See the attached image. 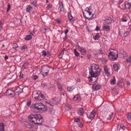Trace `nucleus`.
<instances>
[{
	"label": "nucleus",
	"mask_w": 131,
	"mask_h": 131,
	"mask_svg": "<svg viewBox=\"0 0 131 131\" xmlns=\"http://www.w3.org/2000/svg\"><path fill=\"white\" fill-rule=\"evenodd\" d=\"M89 69V73L91 75V77H88L89 80L92 81L93 80V78H96L95 81H96L97 80V78H96L100 75V72L101 71L99 66L96 64H93L91 66V69Z\"/></svg>",
	"instance_id": "1"
},
{
	"label": "nucleus",
	"mask_w": 131,
	"mask_h": 131,
	"mask_svg": "<svg viewBox=\"0 0 131 131\" xmlns=\"http://www.w3.org/2000/svg\"><path fill=\"white\" fill-rule=\"evenodd\" d=\"M28 118L30 122L34 124L40 125H42L43 118L40 114H30L28 116Z\"/></svg>",
	"instance_id": "2"
},
{
	"label": "nucleus",
	"mask_w": 131,
	"mask_h": 131,
	"mask_svg": "<svg viewBox=\"0 0 131 131\" xmlns=\"http://www.w3.org/2000/svg\"><path fill=\"white\" fill-rule=\"evenodd\" d=\"M45 108V105L41 103L35 104H34L33 106V108L34 109L38 110V111H36L35 110L34 111L35 112H38L39 110H40L39 111L41 112H42L41 111H42L45 112L46 110Z\"/></svg>",
	"instance_id": "3"
},
{
	"label": "nucleus",
	"mask_w": 131,
	"mask_h": 131,
	"mask_svg": "<svg viewBox=\"0 0 131 131\" xmlns=\"http://www.w3.org/2000/svg\"><path fill=\"white\" fill-rule=\"evenodd\" d=\"M50 68L47 65H44L41 67V73L44 77L47 75L49 73Z\"/></svg>",
	"instance_id": "4"
},
{
	"label": "nucleus",
	"mask_w": 131,
	"mask_h": 131,
	"mask_svg": "<svg viewBox=\"0 0 131 131\" xmlns=\"http://www.w3.org/2000/svg\"><path fill=\"white\" fill-rule=\"evenodd\" d=\"M108 56L109 59L111 60L114 61L117 59L118 57V56L117 54H116L112 51L110 52L109 53Z\"/></svg>",
	"instance_id": "5"
},
{
	"label": "nucleus",
	"mask_w": 131,
	"mask_h": 131,
	"mask_svg": "<svg viewBox=\"0 0 131 131\" xmlns=\"http://www.w3.org/2000/svg\"><path fill=\"white\" fill-rule=\"evenodd\" d=\"M6 96H10L11 97H13L15 95V93L13 91L8 90L4 93Z\"/></svg>",
	"instance_id": "6"
},
{
	"label": "nucleus",
	"mask_w": 131,
	"mask_h": 131,
	"mask_svg": "<svg viewBox=\"0 0 131 131\" xmlns=\"http://www.w3.org/2000/svg\"><path fill=\"white\" fill-rule=\"evenodd\" d=\"M103 126L100 124H97L96 126L94 127L93 129L95 131H99L103 129Z\"/></svg>",
	"instance_id": "7"
},
{
	"label": "nucleus",
	"mask_w": 131,
	"mask_h": 131,
	"mask_svg": "<svg viewBox=\"0 0 131 131\" xmlns=\"http://www.w3.org/2000/svg\"><path fill=\"white\" fill-rule=\"evenodd\" d=\"M119 56L121 58H123L127 56L125 51L123 49H121L119 50Z\"/></svg>",
	"instance_id": "8"
},
{
	"label": "nucleus",
	"mask_w": 131,
	"mask_h": 131,
	"mask_svg": "<svg viewBox=\"0 0 131 131\" xmlns=\"http://www.w3.org/2000/svg\"><path fill=\"white\" fill-rule=\"evenodd\" d=\"M37 100L38 101H45L46 100V96L43 94L40 95L38 96H37Z\"/></svg>",
	"instance_id": "9"
},
{
	"label": "nucleus",
	"mask_w": 131,
	"mask_h": 131,
	"mask_svg": "<svg viewBox=\"0 0 131 131\" xmlns=\"http://www.w3.org/2000/svg\"><path fill=\"white\" fill-rule=\"evenodd\" d=\"M126 127L125 126H124L123 124L121 123H119L117 125V129L119 130L122 129L123 130H124L126 129Z\"/></svg>",
	"instance_id": "10"
},
{
	"label": "nucleus",
	"mask_w": 131,
	"mask_h": 131,
	"mask_svg": "<svg viewBox=\"0 0 131 131\" xmlns=\"http://www.w3.org/2000/svg\"><path fill=\"white\" fill-rule=\"evenodd\" d=\"M101 85L98 84H95L93 85V88L95 91H97L100 89Z\"/></svg>",
	"instance_id": "11"
},
{
	"label": "nucleus",
	"mask_w": 131,
	"mask_h": 131,
	"mask_svg": "<svg viewBox=\"0 0 131 131\" xmlns=\"http://www.w3.org/2000/svg\"><path fill=\"white\" fill-rule=\"evenodd\" d=\"M104 71V73L107 76H110V74L108 71V69L107 67L105 66L103 67Z\"/></svg>",
	"instance_id": "12"
},
{
	"label": "nucleus",
	"mask_w": 131,
	"mask_h": 131,
	"mask_svg": "<svg viewBox=\"0 0 131 131\" xmlns=\"http://www.w3.org/2000/svg\"><path fill=\"white\" fill-rule=\"evenodd\" d=\"M95 114V110H93L90 114V119H92L94 117Z\"/></svg>",
	"instance_id": "13"
},
{
	"label": "nucleus",
	"mask_w": 131,
	"mask_h": 131,
	"mask_svg": "<svg viewBox=\"0 0 131 131\" xmlns=\"http://www.w3.org/2000/svg\"><path fill=\"white\" fill-rule=\"evenodd\" d=\"M102 29L106 31H108L110 30V26L107 25H104L103 26Z\"/></svg>",
	"instance_id": "14"
},
{
	"label": "nucleus",
	"mask_w": 131,
	"mask_h": 131,
	"mask_svg": "<svg viewBox=\"0 0 131 131\" xmlns=\"http://www.w3.org/2000/svg\"><path fill=\"white\" fill-rule=\"evenodd\" d=\"M61 4L59 3V4L60 5L59 8V12L65 13L66 12L63 8V4L62 3H61Z\"/></svg>",
	"instance_id": "15"
},
{
	"label": "nucleus",
	"mask_w": 131,
	"mask_h": 131,
	"mask_svg": "<svg viewBox=\"0 0 131 131\" xmlns=\"http://www.w3.org/2000/svg\"><path fill=\"white\" fill-rule=\"evenodd\" d=\"M115 21L114 19H112L111 18L109 17L108 19L106 20L105 21L106 23L108 24H109L114 22Z\"/></svg>",
	"instance_id": "16"
},
{
	"label": "nucleus",
	"mask_w": 131,
	"mask_h": 131,
	"mask_svg": "<svg viewBox=\"0 0 131 131\" xmlns=\"http://www.w3.org/2000/svg\"><path fill=\"white\" fill-rule=\"evenodd\" d=\"M23 89L20 88L19 87H17L15 89V93H18L19 94L23 92Z\"/></svg>",
	"instance_id": "17"
},
{
	"label": "nucleus",
	"mask_w": 131,
	"mask_h": 131,
	"mask_svg": "<svg viewBox=\"0 0 131 131\" xmlns=\"http://www.w3.org/2000/svg\"><path fill=\"white\" fill-rule=\"evenodd\" d=\"M84 109L82 107L79 108V110L77 112L78 113L80 116H82L84 113Z\"/></svg>",
	"instance_id": "18"
},
{
	"label": "nucleus",
	"mask_w": 131,
	"mask_h": 131,
	"mask_svg": "<svg viewBox=\"0 0 131 131\" xmlns=\"http://www.w3.org/2000/svg\"><path fill=\"white\" fill-rule=\"evenodd\" d=\"M81 98L80 95L78 94L76 95L75 96H74L73 99L75 101H79L80 100Z\"/></svg>",
	"instance_id": "19"
},
{
	"label": "nucleus",
	"mask_w": 131,
	"mask_h": 131,
	"mask_svg": "<svg viewBox=\"0 0 131 131\" xmlns=\"http://www.w3.org/2000/svg\"><path fill=\"white\" fill-rule=\"evenodd\" d=\"M75 87L74 86H68L67 87V91L69 92L72 91L75 88Z\"/></svg>",
	"instance_id": "20"
},
{
	"label": "nucleus",
	"mask_w": 131,
	"mask_h": 131,
	"mask_svg": "<svg viewBox=\"0 0 131 131\" xmlns=\"http://www.w3.org/2000/svg\"><path fill=\"white\" fill-rule=\"evenodd\" d=\"M126 63L128 66L131 64V56H130L129 58L126 60Z\"/></svg>",
	"instance_id": "21"
},
{
	"label": "nucleus",
	"mask_w": 131,
	"mask_h": 131,
	"mask_svg": "<svg viewBox=\"0 0 131 131\" xmlns=\"http://www.w3.org/2000/svg\"><path fill=\"white\" fill-rule=\"evenodd\" d=\"M81 53L83 55H85L86 54V50L83 48H80V49Z\"/></svg>",
	"instance_id": "22"
},
{
	"label": "nucleus",
	"mask_w": 131,
	"mask_h": 131,
	"mask_svg": "<svg viewBox=\"0 0 131 131\" xmlns=\"http://www.w3.org/2000/svg\"><path fill=\"white\" fill-rule=\"evenodd\" d=\"M37 0H30V2L31 4L33 5L35 7L37 6Z\"/></svg>",
	"instance_id": "23"
},
{
	"label": "nucleus",
	"mask_w": 131,
	"mask_h": 131,
	"mask_svg": "<svg viewBox=\"0 0 131 131\" xmlns=\"http://www.w3.org/2000/svg\"><path fill=\"white\" fill-rule=\"evenodd\" d=\"M0 126V130L1 131H4V125L3 123H1Z\"/></svg>",
	"instance_id": "24"
},
{
	"label": "nucleus",
	"mask_w": 131,
	"mask_h": 131,
	"mask_svg": "<svg viewBox=\"0 0 131 131\" xmlns=\"http://www.w3.org/2000/svg\"><path fill=\"white\" fill-rule=\"evenodd\" d=\"M32 38V37L30 35H27L26 37L25 38V39L26 40H30Z\"/></svg>",
	"instance_id": "25"
},
{
	"label": "nucleus",
	"mask_w": 131,
	"mask_h": 131,
	"mask_svg": "<svg viewBox=\"0 0 131 131\" xmlns=\"http://www.w3.org/2000/svg\"><path fill=\"white\" fill-rule=\"evenodd\" d=\"M118 85L120 87H122L124 86V83L122 80L119 81L118 84Z\"/></svg>",
	"instance_id": "26"
},
{
	"label": "nucleus",
	"mask_w": 131,
	"mask_h": 131,
	"mask_svg": "<svg viewBox=\"0 0 131 131\" xmlns=\"http://www.w3.org/2000/svg\"><path fill=\"white\" fill-rule=\"evenodd\" d=\"M116 83V78L114 77H113V79H112L111 80V84L112 85H114Z\"/></svg>",
	"instance_id": "27"
},
{
	"label": "nucleus",
	"mask_w": 131,
	"mask_h": 131,
	"mask_svg": "<svg viewBox=\"0 0 131 131\" xmlns=\"http://www.w3.org/2000/svg\"><path fill=\"white\" fill-rule=\"evenodd\" d=\"M113 68L115 71H117L118 69L119 68V66L116 64L113 65Z\"/></svg>",
	"instance_id": "28"
},
{
	"label": "nucleus",
	"mask_w": 131,
	"mask_h": 131,
	"mask_svg": "<svg viewBox=\"0 0 131 131\" xmlns=\"http://www.w3.org/2000/svg\"><path fill=\"white\" fill-rule=\"evenodd\" d=\"M125 8L126 9H129L131 7V5L129 3H126L125 5Z\"/></svg>",
	"instance_id": "29"
},
{
	"label": "nucleus",
	"mask_w": 131,
	"mask_h": 131,
	"mask_svg": "<svg viewBox=\"0 0 131 131\" xmlns=\"http://www.w3.org/2000/svg\"><path fill=\"white\" fill-rule=\"evenodd\" d=\"M69 20L72 22H73L74 21V18L71 14H69Z\"/></svg>",
	"instance_id": "30"
},
{
	"label": "nucleus",
	"mask_w": 131,
	"mask_h": 131,
	"mask_svg": "<svg viewBox=\"0 0 131 131\" xmlns=\"http://www.w3.org/2000/svg\"><path fill=\"white\" fill-rule=\"evenodd\" d=\"M74 52L75 56L76 57H77L80 56V53L77 51L76 49H74Z\"/></svg>",
	"instance_id": "31"
},
{
	"label": "nucleus",
	"mask_w": 131,
	"mask_h": 131,
	"mask_svg": "<svg viewBox=\"0 0 131 131\" xmlns=\"http://www.w3.org/2000/svg\"><path fill=\"white\" fill-rule=\"evenodd\" d=\"M100 36L99 33H97L96 34L95 36H94V38L95 40H97L98 39L100 38Z\"/></svg>",
	"instance_id": "32"
},
{
	"label": "nucleus",
	"mask_w": 131,
	"mask_h": 131,
	"mask_svg": "<svg viewBox=\"0 0 131 131\" xmlns=\"http://www.w3.org/2000/svg\"><path fill=\"white\" fill-rule=\"evenodd\" d=\"M113 114L112 113H111L110 114H109V116L107 118L106 120H110L113 117Z\"/></svg>",
	"instance_id": "33"
},
{
	"label": "nucleus",
	"mask_w": 131,
	"mask_h": 131,
	"mask_svg": "<svg viewBox=\"0 0 131 131\" xmlns=\"http://www.w3.org/2000/svg\"><path fill=\"white\" fill-rule=\"evenodd\" d=\"M32 7L30 6L29 8H27L26 10L27 12L30 13L32 10Z\"/></svg>",
	"instance_id": "34"
},
{
	"label": "nucleus",
	"mask_w": 131,
	"mask_h": 131,
	"mask_svg": "<svg viewBox=\"0 0 131 131\" xmlns=\"http://www.w3.org/2000/svg\"><path fill=\"white\" fill-rule=\"evenodd\" d=\"M127 116L128 119L129 121H131V113H128L127 115Z\"/></svg>",
	"instance_id": "35"
},
{
	"label": "nucleus",
	"mask_w": 131,
	"mask_h": 131,
	"mask_svg": "<svg viewBox=\"0 0 131 131\" xmlns=\"http://www.w3.org/2000/svg\"><path fill=\"white\" fill-rule=\"evenodd\" d=\"M96 54L97 55L99 54H102L103 53V52L100 50H99L96 51Z\"/></svg>",
	"instance_id": "36"
},
{
	"label": "nucleus",
	"mask_w": 131,
	"mask_h": 131,
	"mask_svg": "<svg viewBox=\"0 0 131 131\" xmlns=\"http://www.w3.org/2000/svg\"><path fill=\"white\" fill-rule=\"evenodd\" d=\"M121 20L122 22H126L127 21V20L126 18L124 16H123L122 18L121 19Z\"/></svg>",
	"instance_id": "37"
},
{
	"label": "nucleus",
	"mask_w": 131,
	"mask_h": 131,
	"mask_svg": "<svg viewBox=\"0 0 131 131\" xmlns=\"http://www.w3.org/2000/svg\"><path fill=\"white\" fill-rule=\"evenodd\" d=\"M41 86L43 87H46L47 86V84L45 82H42L41 84Z\"/></svg>",
	"instance_id": "38"
},
{
	"label": "nucleus",
	"mask_w": 131,
	"mask_h": 131,
	"mask_svg": "<svg viewBox=\"0 0 131 131\" xmlns=\"http://www.w3.org/2000/svg\"><path fill=\"white\" fill-rule=\"evenodd\" d=\"M57 87L60 90H62V86L60 85L59 83H58L57 84Z\"/></svg>",
	"instance_id": "39"
},
{
	"label": "nucleus",
	"mask_w": 131,
	"mask_h": 131,
	"mask_svg": "<svg viewBox=\"0 0 131 131\" xmlns=\"http://www.w3.org/2000/svg\"><path fill=\"white\" fill-rule=\"evenodd\" d=\"M94 15V14H93L92 16L90 18H88L87 17H85V18L86 19H87L89 20H92L93 18V16Z\"/></svg>",
	"instance_id": "40"
},
{
	"label": "nucleus",
	"mask_w": 131,
	"mask_h": 131,
	"mask_svg": "<svg viewBox=\"0 0 131 131\" xmlns=\"http://www.w3.org/2000/svg\"><path fill=\"white\" fill-rule=\"evenodd\" d=\"M78 125L79 127L80 128H81L83 127L82 124L81 122L80 121L78 123Z\"/></svg>",
	"instance_id": "41"
},
{
	"label": "nucleus",
	"mask_w": 131,
	"mask_h": 131,
	"mask_svg": "<svg viewBox=\"0 0 131 131\" xmlns=\"http://www.w3.org/2000/svg\"><path fill=\"white\" fill-rule=\"evenodd\" d=\"M74 121L75 122H78V123L80 121V119L78 118H75Z\"/></svg>",
	"instance_id": "42"
},
{
	"label": "nucleus",
	"mask_w": 131,
	"mask_h": 131,
	"mask_svg": "<svg viewBox=\"0 0 131 131\" xmlns=\"http://www.w3.org/2000/svg\"><path fill=\"white\" fill-rule=\"evenodd\" d=\"M10 4H9L8 5V7L6 11L7 12H8L10 9Z\"/></svg>",
	"instance_id": "43"
},
{
	"label": "nucleus",
	"mask_w": 131,
	"mask_h": 131,
	"mask_svg": "<svg viewBox=\"0 0 131 131\" xmlns=\"http://www.w3.org/2000/svg\"><path fill=\"white\" fill-rule=\"evenodd\" d=\"M42 55L43 56H45L46 55V53L45 51L43 50L42 51Z\"/></svg>",
	"instance_id": "44"
},
{
	"label": "nucleus",
	"mask_w": 131,
	"mask_h": 131,
	"mask_svg": "<svg viewBox=\"0 0 131 131\" xmlns=\"http://www.w3.org/2000/svg\"><path fill=\"white\" fill-rule=\"evenodd\" d=\"M27 48V46L25 45H24L23 46L21 47V49L22 50H25V49H26Z\"/></svg>",
	"instance_id": "45"
},
{
	"label": "nucleus",
	"mask_w": 131,
	"mask_h": 131,
	"mask_svg": "<svg viewBox=\"0 0 131 131\" xmlns=\"http://www.w3.org/2000/svg\"><path fill=\"white\" fill-rule=\"evenodd\" d=\"M91 7H87L86 8V10L87 11H89L91 9Z\"/></svg>",
	"instance_id": "46"
},
{
	"label": "nucleus",
	"mask_w": 131,
	"mask_h": 131,
	"mask_svg": "<svg viewBox=\"0 0 131 131\" xmlns=\"http://www.w3.org/2000/svg\"><path fill=\"white\" fill-rule=\"evenodd\" d=\"M38 78V77L36 75H33L32 77L33 79L34 80Z\"/></svg>",
	"instance_id": "47"
},
{
	"label": "nucleus",
	"mask_w": 131,
	"mask_h": 131,
	"mask_svg": "<svg viewBox=\"0 0 131 131\" xmlns=\"http://www.w3.org/2000/svg\"><path fill=\"white\" fill-rule=\"evenodd\" d=\"M76 47L77 48H78V49H80V48H81L80 47V46L79 45V44L77 43L76 44Z\"/></svg>",
	"instance_id": "48"
},
{
	"label": "nucleus",
	"mask_w": 131,
	"mask_h": 131,
	"mask_svg": "<svg viewBox=\"0 0 131 131\" xmlns=\"http://www.w3.org/2000/svg\"><path fill=\"white\" fill-rule=\"evenodd\" d=\"M127 31L124 33L125 34H126V35H128L129 33L130 30L129 29Z\"/></svg>",
	"instance_id": "49"
},
{
	"label": "nucleus",
	"mask_w": 131,
	"mask_h": 131,
	"mask_svg": "<svg viewBox=\"0 0 131 131\" xmlns=\"http://www.w3.org/2000/svg\"><path fill=\"white\" fill-rule=\"evenodd\" d=\"M68 31L69 30L68 29H65L64 31L65 34V35L66 34H67V33L68 32Z\"/></svg>",
	"instance_id": "50"
},
{
	"label": "nucleus",
	"mask_w": 131,
	"mask_h": 131,
	"mask_svg": "<svg viewBox=\"0 0 131 131\" xmlns=\"http://www.w3.org/2000/svg\"><path fill=\"white\" fill-rule=\"evenodd\" d=\"M28 64V63L26 62H25V63L23 65V67H26V66L27 65V64Z\"/></svg>",
	"instance_id": "51"
},
{
	"label": "nucleus",
	"mask_w": 131,
	"mask_h": 131,
	"mask_svg": "<svg viewBox=\"0 0 131 131\" xmlns=\"http://www.w3.org/2000/svg\"><path fill=\"white\" fill-rule=\"evenodd\" d=\"M87 14L89 15H91L92 14V13L91 11H87Z\"/></svg>",
	"instance_id": "52"
},
{
	"label": "nucleus",
	"mask_w": 131,
	"mask_h": 131,
	"mask_svg": "<svg viewBox=\"0 0 131 131\" xmlns=\"http://www.w3.org/2000/svg\"><path fill=\"white\" fill-rule=\"evenodd\" d=\"M23 73L22 72H20V78H21V77L23 78Z\"/></svg>",
	"instance_id": "53"
},
{
	"label": "nucleus",
	"mask_w": 131,
	"mask_h": 131,
	"mask_svg": "<svg viewBox=\"0 0 131 131\" xmlns=\"http://www.w3.org/2000/svg\"><path fill=\"white\" fill-rule=\"evenodd\" d=\"M91 56L90 55H88L87 56L88 59H90L91 58Z\"/></svg>",
	"instance_id": "54"
},
{
	"label": "nucleus",
	"mask_w": 131,
	"mask_h": 131,
	"mask_svg": "<svg viewBox=\"0 0 131 131\" xmlns=\"http://www.w3.org/2000/svg\"><path fill=\"white\" fill-rule=\"evenodd\" d=\"M30 130L31 131H36V129L34 128H33L31 129Z\"/></svg>",
	"instance_id": "55"
},
{
	"label": "nucleus",
	"mask_w": 131,
	"mask_h": 131,
	"mask_svg": "<svg viewBox=\"0 0 131 131\" xmlns=\"http://www.w3.org/2000/svg\"><path fill=\"white\" fill-rule=\"evenodd\" d=\"M30 104V102L29 100L27 102V104L28 105H29Z\"/></svg>",
	"instance_id": "56"
},
{
	"label": "nucleus",
	"mask_w": 131,
	"mask_h": 131,
	"mask_svg": "<svg viewBox=\"0 0 131 131\" xmlns=\"http://www.w3.org/2000/svg\"><path fill=\"white\" fill-rule=\"evenodd\" d=\"M3 23L2 21H0V27H1V28H2V25Z\"/></svg>",
	"instance_id": "57"
},
{
	"label": "nucleus",
	"mask_w": 131,
	"mask_h": 131,
	"mask_svg": "<svg viewBox=\"0 0 131 131\" xmlns=\"http://www.w3.org/2000/svg\"><path fill=\"white\" fill-rule=\"evenodd\" d=\"M51 6L50 5H47V8H51Z\"/></svg>",
	"instance_id": "58"
},
{
	"label": "nucleus",
	"mask_w": 131,
	"mask_h": 131,
	"mask_svg": "<svg viewBox=\"0 0 131 131\" xmlns=\"http://www.w3.org/2000/svg\"><path fill=\"white\" fill-rule=\"evenodd\" d=\"M76 80L78 82H79L81 81V80L79 79L78 78H77Z\"/></svg>",
	"instance_id": "59"
},
{
	"label": "nucleus",
	"mask_w": 131,
	"mask_h": 131,
	"mask_svg": "<svg viewBox=\"0 0 131 131\" xmlns=\"http://www.w3.org/2000/svg\"><path fill=\"white\" fill-rule=\"evenodd\" d=\"M126 83L128 85H129L130 84V82L128 81H127L126 82Z\"/></svg>",
	"instance_id": "60"
},
{
	"label": "nucleus",
	"mask_w": 131,
	"mask_h": 131,
	"mask_svg": "<svg viewBox=\"0 0 131 131\" xmlns=\"http://www.w3.org/2000/svg\"><path fill=\"white\" fill-rule=\"evenodd\" d=\"M123 0H121L119 1V4H121L123 2Z\"/></svg>",
	"instance_id": "61"
},
{
	"label": "nucleus",
	"mask_w": 131,
	"mask_h": 131,
	"mask_svg": "<svg viewBox=\"0 0 131 131\" xmlns=\"http://www.w3.org/2000/svg\"><path fill=\"white\" fill-rule=\"evenodd\" d=\"M99 30V29L98 27L97 26L96 27L95 29V30L96 31H98Z\"/></svg>",
	"instance_id": "62"
},
{
	"label": "nucleus",
	"mask_w": 131,
	"mask_h": 131,
	"mask_svg": "<svg viewBox=\"0 0 131 131\" xmlns=\"http://www.w3.org/2000/svg\"><path fill=\"white\" fill-rule=\"evenodd\" d=\"M57 21L59 23H60L61 21V20L58 19L57 20Z\"/></svg>",
	"instance_id": "63"
},
{
	"label": "nucleus",
	"mask_w": 131,
	"mask_h": 131,
	"mask_svg": "<svg viewBox=\"0 0 131 131\" xmlns=\"http://www.w3.org/2000/svg\"><path fill=\"white\" fill-rule=\"evenodd\" d=\"M5 59H7L8 58V57L7 56H6L5 57Z\"/></svg>",
	"instance_id": "64"
}]
</instances>
